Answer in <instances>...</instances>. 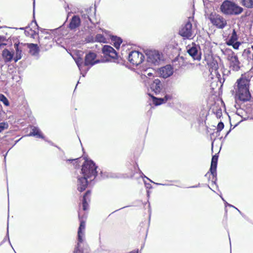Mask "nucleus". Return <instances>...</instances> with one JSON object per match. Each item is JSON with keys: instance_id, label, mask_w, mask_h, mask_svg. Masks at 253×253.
<instances>
[{"instance_id": "f257e3e1", "label": "nucleus", "mask_w": 253, "mask_h": 253, "mask_svg": "<svg viewBox=\"0 0 253 253\" xmlns=\"http://www.w3.org/2000/svg\"><path fill=\"white\" fill-rule=\"evenodd\" d=\"M97 166L92 160H86L84 163L81 169V176L78 177L77 189L80 191H84L87 185L88 179L92 181L94 179L96 175Z\"/></svg>"}, {"instance_id": "f03ea898", "label": "nucleus", "mask_w": 253, "mask_h": 253, "mask_svg": "<svg viewBox=\"0 0 253 253\" xmlns=\"http://www.w3.org/2000/svg\"><path fill=\"white\" fill-rule=\"evenodd\" d=\"M250 81L246 78H241L237 82V88L236 94L240 100L246 101L249 100L251 97L249 91Z\"/></svg>"}, {"instance_id": "7ed1b4c3", "label": "nucleus", "mask_w": 253, "mask_h": 253, "mask_svg": "<svg viewBox=\"0 0 253 253\" xmlns=\"http://www.w3.org/2000/svg\"><path fill=\"white\" fill-rule=\"evenodd\" d=\"M220 10L222 13L226 15H237L243 11V8L235 2L226 0L220 6Z\"/></svg>"}, {"instance_id": "20e7f679", "label": "nucleus", "mask_w": 253, "mask_h": 253, "mask_svg": "<svg viewBox=\"0 0 253 253\" xmlns=\"http://www.w3.org/2000/svg\"><path fill=\"white\" fill-rule=\"evenodd\" d=\"M192 20V18L189 17L186 22L181 26L179 30V35L185 39H190L193 36L194 33L191 23Z\"/></svg>"}, {"instance_id": "39448f33", "label": "nucleus", "mask_w": 253, "mask_h": 253, "mask_svg": "<svg viewBox=\"0 0 253 253\" xmlns=\"http://www.w3.org/2000/svg\"><path fill=\"white\" fill-rule=\"evenodd\" d=\"M126 58L131 64L137 66L143 62L144 56L140 52L136 50H131L128 52Z\"/></svg>"}, {"instance_id": "423d86ee", "label": "nucleus", "mask_w": 253, "mask_h": 253, "mask_svg": "<svg viewBox=\"0 0 253 253\" xmlns=\"http://www.w3.org/2000/svg\"><path fill=\"white\" fill-rule=\"evenodd\" d=\"M209 19L213 25L220 29H223L227 24L226 20L219 14L211 13Z\"/></svg>"}, {"instance_id": "0eeeda50", "label": "nucleus", "mask_w": 253, "mask_h": 253, "mask_svg": "<svg viewBox=\"0 0 253 253\" xmlns=\"http://www.w3.org/2000/svg\"><path fill=\"white\" fill-rule=\"evenodd\" d=\"M147 61L154 65L159 64L162 59V56L157 50H149L146 53Z\"/></svg>"}, {"instance_id": "6e6552de", "label": "nucleus", "mask_w": 253, "mask_h": 253, "mask_svg": "<svg viewBox=\"0 0 253 253\" xmlns=\"http://www.w3.org/2000/svg\"><path fill=\"white\" fill-rule=\"evenodd\" d=\"M227 59L229 62L230 68L235 71H238L240 69V62L237 56L232 53L228 55Z\"/></svg>"}, {"instance_id": "1a4fd4ad", "label": "nucleus", "mask_w": 253, "mask_h": 253, "mask_svg": "<svg viewBox=\"0 0 253 253\" xmlns=\"http://www.w3.org/2000/svg\"><path fill=\"white\" fill-rule=\"evenodd\" d=\"M96 54L93 52H89L86 54L85 57L84 65L92 66L95 64L98 63L100 61L96 59Z\"/></svg>"}, {"instance_id": "9d476101", "label": "nucleus", "mask_w": 253, "mask_h": 253, "mask_svg": "<svg viewBox=\"0 0 253 253\" xmlns=\"http://www.w3.org/2000/svg\"><path fill=\"white\" fill-rule=\"evenodd\" d=\"M159 73L161 77L166 79L173 74V69L171 65H167L161 68Z\"/></svg>"}, {"instance_id": "9b49d317", "label": "nucleus", "mask_w": 253, "mask_h": 253, "mask_svg": "<svg viewBox=\"0 0 253 253\" xmlns=\"http://www.w3.org/2000/svg\"><path fill=\"white\" fill-rule=\"evenodd\" d=\"M217 160L218 156L216 155L212 156L210 169L211 174L212 176V181H215L216 180V168Z\"/></svg>"}, {"instance_id": "f8f14e48", "label": "nucleus", "mask_w": 253, "mask_h": 253, "mask_svg": "<svg viewBox=\"0 0 253 253\" xmlns=\"http://www.w3.org/2000/svg\"><path fill=\"white\" fill-rule=\"evenodd\" d=\"M163 88L162 83L158 79H155L150 84L151 90L157 94L161 92Z\"/></svg>"}, {"instance_id": "ddd939ff", "label": "nucleus", "mask_w": 253, "mask_h": 253, "mask_svg": "<svg viewBox=\"0 0 253 253\" xmlns=\"http://www.w3.org/2000/svg\"><path fill=\"white\" fill-rule=\"evenodd\" d=\"M85 227V222L83 220H81L80 221V224L78 232V245L80 243H83L84 240Z\"/></svg>"}, {"instance_id": "4468645a", "label": "nucleus", "mask_w": 253, "mask_h": 253, "mask_svg": "<svg viewBox=\"0 0 253 253\" xmlns=\"http://www.w3.org/2000/svg\"><path fill=\"white\" fill-rule=\"evenodd\" d=\"M102 52L106 56L115 59L117 56L116 50L110 45H104L102 48Z\"/></svg>"}, {"instance_id": "2eb2a0df", "label": "nucleus", "mask_w": 253, "mask_h": 253, "mask_svg": "<svg viewBox=\"0 0 253 253\" xmlns=\"http://www.w3.org/2000/svg\"><path fill=\"white\" fill-rule=\"evenodd\" d=\"M187 52L194 60H200L201 59L200 53L196 46L189 47L187 49Z\"/></svg>"}, {"instance_id": "dca6fc26", "label": "nucleus", "mask_w": 253, "mask_h": 253, "mask_svg": "<svg viewBox=\"0 0 253 253\" xmlns=\"http://www.w3.org/2000/svg\"><path fill=\"white\" fill-rule=\"evenodd\" d=\"M149 95L153 97V103L156 106L166 103L171 98L170 95L168 94H166L163 98H156L152 96L150 94H149Z\"/></svg>"}, {"instance_id": "f3484780", "label": "nucleus", "mask_w": 253, "mask_h": 253, "mask_svg": "<svg viewBox=\"0 0 253 253\" xmlns=\"http://www.w3.org/2000/svg\"><path fill=\"white\" fill-rule=\"evenodd\" d=\"M81 20L79 16H74L69 24V28L72 29H75L80 25Z\"/></svg>"}, {"instance_id": "a211bd4d", "label": "nucleus", "mask_w": 253, "mask_h": 253, "mask_svg": "<svg viewBox=\"0 0 253 253\" xmlns=\"http://www.w3.org/2000/svg\"><path fill=\"white\" fill-rule=\"evenodd\" d=\"M29 136H34L38 138H41L44 139V136L41 133V130L38 127L34 126L32 128V131L28 135Z\"/></svg>"}, {"instance_id": "6ab92c4d", "label": "nucleus", "mask_w": 253, "mask_h": 253, "mask_svg": "<svg viewBox=\"0 0 253 253\" xmlns=\"http://www.w3.org/2000/svg\"><path fill=\"white\" fill-rule=\"evenodd\" d=\"M2 56L5 62H10L13 58V54L7 49H4L2 51Z\"/></svg>"}, {"instance_id": "aec40b11", "label": "nucleus", "mask_w": 253, "mask_h": 253, "mask_svg": "<svg viewBox=\"0 0 253 253\" xmlns=\"http://www.w3.org/2000/svg\"><path fill=\"white\" fill-rule=\"evenodd\" d=\"M28 47L30 50L29 52L32 55H35L39 53V49L37 44L29 43L28 44Z\"/></svg>"}, {"instance_id": "412c9836", "label": "nucleus", "mask_w": 253, "mask_h": 253, "mask_svg": "<svg viewBox=\"0 0 253 253\" xmlns=\"http://www.w3.org/2000/svg\"><path fill=\"white\" fill-rule=\"evenodd\" d=\"M154 71L152 68H147L141 71V77L143 79V77L146 78H150L153 76Z\"/></svg>"}, {"instance_id": "4be33fe9", "label": "nucleus", "mask_w": 253, "mask_h": 253, "mask_svg": "<svg viewBox=\"0 0 253 253\" xmlns=\"http://www.w3.org/2000/svg\"><path fill=\"white\" fill-rule=\"evenodd\" d=\"M14 45L16 50V54L15 56L14 57V60L16 62L18 60H20L22 57V49L19 47L18 44L15 43Z\"/></svg>"}, {"instance_id": "5701e85b", "label": "nucleus", "mask_w": 253, "mask_h": 253, "mask_svg": "<svg viewBox=\"0 0 253 253\" xmlns=\"http://www.w3.org/2000/svg\"><path fill=\"white\" fill-rule=\"evenodd\" d=\"M90 195V191L89 190L87 191L84 195L83 197V209L84 211H86L87 209L88 204L87 203V197Z\"/></svg>"}, {"instance_id": "b1692460", "label": "nucleus", "mask_w": 253, "mask_h": 253, "mask_svg": "<svg viewBox=\"0 0 253 253\" xmlns=\"http://www.w3.org/2000/svg\"><path fill=\"white\" fill-rule=\"evenodd\" d=\"M238 39L237 35L236 34V32L235 30H233L231 36L229 38V39L227 42V44L228 45H232L233 44V43L236 42V41Z\"/></svg>"}, {"instance_id": "393cba45", "label": "nucleus", "mask_w": 253, "mask_h": 253, "mask_svg": "<svg viewBox=\"0 0 253 253\" xmlns=\"http://www.w3.org/2000/svg\"><path fill=\"white\" fill-rule=\"evenodd\" d=\"M240 2L243 6L248 8H253V0H240Z\"/></svg>"}, {"instance_id": "a878e982", "label": "nucleus", "mask_w": 253, "mask_h": 253, "mask_svg": "<svg viewBox=\"0 0 253 253\" xmlns=\"http://www.w3.org/2000/svg\"><path fill=\"white\" fill-rule=\"evenodd\" d=\"M210 70L211 72H216L218 69V65L216 61L212 60L209 63Z\"/></svg>"}, {"instance_id": "bb28decb", "label": "nucleus", "mask_w": 253, "mask_h": 253, "mask_svg": "<svg viewBox=\"0 0 253 253\" xmlns=\"http://www.w3.org/2000/svg\"><path fill=\"white\" fill-rule=\"evenodd\" d=\"M112 40L114 42V45L116 48H119L122 42V40L120 38L116 37H113Z\"/></svg>"}, {"instance_id": "cd10ccee", "label": "nucleus", "mask_w": 253, "mask_h": 253, "mask_svg": "<svg viewBox=\"0 0 253 253\" xmlns=\"http://www.w3.org/2000/svg\"><path fill=\"white\" fill-rule=\"evenodd\" d=\"M95 41L100 42H105L106 39L101 34H97L95 37Z\"/></svg>"}, {"instance_id": "c85d7f7f", "label": "nucleus", "mask_w": 253, "mask_h": 253, "mask_svg": "<svg viewBox=\"0 0 253 253\" xmlns=\"http://www.w3.org/2000/svg\"><path fill=\"white\" fill-rule=\"evenodd\" d=\"M25 34L27 36L33 37L35 35L36 32L31 29H29V28L27 27L25 31Z\"/></svg>"}, {"instance_id": "c756f323", "label": "nucleus", "mask_w": 253, "mask_h": 253, "mask_svg": "<svg viewBox=\"0 0 253 253\" xmlns=\"http://www.w3.org/2000/svg\"><path fill=\"white\" fill-rule=\"evenodd\" d=\"M0 101L6 106H9V103L6 97L2 94H0Z\"/></svg>"}, {"instance_id": "7c9ffc66", "label": "nucleus", "mask_w": 253, "mask_h": 253, "mask_svg": "<svg viewBox=\"0 0 253 253\" xmlns=\"http://www.w3.org/2000/svg\"><path fill=\"white\" fill-rule=\"evenodd\" d=\"M8 127V125L7 123L2 122L0 123V132Z\"/></svg>"}, {"instance_id": "2f4dec72", "label": "nucleus", "mask_w": 253, "mask_h": 253, "mask_svg": "<svg viewBox=\"0 0 253 253\" xmlns=\"http://www.w3.org/2000/svg\"><path fill=\"white\" fill-rule=\"evenodd\" d=\"M140 174H141V176L142 178H143V177L146 178L147 179H148L150 182H153V183H154V184H155L156 185H168V184H161V183L154 182L153 181H152L149 178H148L147 176H146L141 171H140Z\"/></svg>"}, {"instance_id": "473e14b6", "label": "nucleus", "mask_w": 253, "mask_h": 253, "mask_svg": "<svg viewBox=\"0 0 253 253\" xmlns=\"http://www.w3.org/2000/svg\"><path fill=\"white\" fill-rule=\"evenodd\" d=\"M224 128V124L222 122H220L218 124L217 126V131H220Z\"/></svg>"}, {"instance_id": "72a5a7b5", "label": "nucleus", "mask_w": 253, "mask_h": 253, "mask_svg": "<svg viewBox=\"0 0 253 253\" xmlns=\"http://www.w3.org/2000/svg\"><path fill=\"white\" fill-rule=\"evenodd\" d=\"M5 41V38L3 36H0V47L6 45V43L3 42Z\"/></svg>"}, {"instance_id": "f704fd0d", "label": "nucleus", "mask_w": 253, "mask_h": 253, "mask_svg": "<svg viewBox=\"0 0 253 253\" xmlns=\"http://www.w3.org/2000/svg\"><path fill=\"white\" fill-rule=\"evenodd\" d=\"M216 117L218 118H220V117L222 116V112L221 109H218L216 112Z\"/></svg>"}, {"instance_id": "c9c22d12", "label": "nucleus", "mask_w": 253, "mask_h": 253, "mask_svg": "<svg viewBox=\"0 0 253 253\" xmlns=\"http://www.w3.org/2000/svg\"><path fill=\"white\" fill-rule=\"evenodd\" d=\"M221 198H222V200L225 202V204L226 205H227V206H228L229 207H233V208H235V209H236L237 210H238V211L240 213H241V212L240 211V210H239L237 208H236V207H235L234 206H232V205H230V204H229L227 203V202H226L224 200V199H223L221 196Z\"/></svg>"}, {"instance_id": "e433bc0d", "label": "nucleus", "mask_w": 253, "mask_h": 253, "mask_svg": "<svg viewBox=\"0 0 253 253\" xmlns=\"http://www.w3.org/2000/svg\"><path fill=\"white\" fill-rule=\"evenodd\" d=\"M240 44V43L239 42H235L233 44H232L231 45L233 46V48L234 49H238L239 45Z\"/></svg>"}, {"instance_id": "4c0bfd02", "label": "nucleus", "mask_w": 253, "mask_h": 253, "mask_svg": "<svg viewBox=\"0 0 253 253\" xmlns=\"http://www.w3.org/2000/svg\"><path fill=\"white\" fill-rule=\"evenodd\" d=\"M76 62L77 63V65H78L79 68L80 70H81V65H82V60L81 59H78L76 61Z\"/></svg>"}, {"instance_id": "58836bf2", "label": "nucleus", "mask_w": 253, "mask_h": 253, "mask_svg": "<svg viewBox=\"0 0 253 253\" xmlns=\"http://www.w3.org/2000/svg\"><path fill=\"white\" fill-rule=\"evenodd\" d=\"M138 253V251L136 250V251H131L129 253Z\"/></svg>"}, {"instance_id": "ea45409f", "label": "nucleus", "mask_w": 253, "mask_h": 253, "mask_svg": "<svg viewBox=\"0 0 253 253\" xmlns=\"http://www.w3.org/2000/svg\"><path fill=\"white\" fill-rule=\"evenodd\" d=\"M210 173L208 172H207V173L205 174V176L206 177H208L209 176H210Z\"/></svg>"}, {"instance_id": "a19ab883", "label": "nucleus", "mask_w": 253, "mask_h": 253, "mask_svg": "<svg viewBox=\"0 0 253 253\" xmlns=\"http://www.w3.org/2000/svg\"><path fill=\"white\" fill-rule=\"evenodd\" d=\"M21 139V138H20L19 139H18V140H16V141L15 142L14 144L13 145V146L14 145H15V144H16V143H17V142H18V141H19Z\"/></svg>"}, {"instance_id": "79ce46f5", "label": "nucleus", "mask_w": 253, "mask_h": 253, "mask_svg": "<svg viewBox=\"0 0 253 253\" xmlns=\"http://www.w3.org/2000/svg\"><path fill=\"white\" fill-rule=\"evenodd\" d=\"M74 253H80V252L78 251V249H77L74 252Z\"/></svg>"}, {"instance_id": "37998d69", "label": "nucleus", "mask_w": 253, "mask_h": 253, "mask_svg": "<svg viewBox=\"0 0 253 253\" xmlns=\"http://www.w3.org/2000/svg\"><path fill=\"white\" fill-rule=\"evenodd\" d=\"M145 184H146V186L147 188H149V186H150V184H149V183L148 184H146L145 183Z\"/></svg>"}, {"instance_id": "c03bdc74", "label": "nucleus", "mask_w": 253, "mask_h": 253, "mask_svg": "<svg viewBox=\"0 0 253 253\" xmlns=\"http://www.w3.org/2000/svg\"><path fill=\"white\" fill-rule=\"evenodd\" d=\"M214 73V74H215L216 76H219V75L218 73L215 72V73Z\"/></svg>"}, {"instance_id": "a18cd8bd", "label": "nucleus", "mask_w": 253, "mask_h": 253, "mask_svg": "<svg viewBox=\"0 0 253 253\" xmlns=\"http://www.w3.org/2000/svg\"><path fill=\"white\" fill-rule=\"evenodd\" d=\"M7 235L8 236V227H7Z\"/></svg>"}, {"instance_id": "49530a36", "label": "nucleus", "mask_w": 253, "mask_h": 253, "mask_svg": "<svg viewBox=\"0 0 253 253\" xmlns=\"http://www.w3.org/2000/svg\"><path fill=\"white\" fill-rule=\"evenodd\" d=\"M251 48H252V49H253V44L252 45V46H251Z\"/></svg>"}, {"instance_id": "de8ad7c7", "label": "nucleus", "mask_w": 253, "mask_h": 253, "mask_svg": "<svg viewBox=\"0 0 253 253\" xmlns=\"http://www.w3.org/2000/svg\"><path fill=\"white\" fill-rule=\"evenodd\" d=\"M230 130H229V131L227 132V133L226 135H227V134L229 133V132H230Z\"/></svg>"}, {"instance_id": "09e8293b", "label": "nucleus", "mask_w": 253, "mask_h": 253, "mask_svg": "<svg viewBox=\"0 0 253 253\" xmlns=\"http://www.w3.org/2000/svg\"><path fill=\"white\" fill-rule=\"evenodd\" d=\"M79 218L80 219V213H79Z\"/></svg>"}, {"instance_id": "8fccbe9b", "label": "nucleus", "mask_w": 253, "mask_h": 253, "mask_svg": "<svg viewBox=\"0 0 253 253\" xmlns=\"http://www.w3.org/2000/svg\"><path fill=\"white\" fill-rule=\"evenodd\" d=\"M81 243H80L79 244H80ZM80 244H78V246H79ZM77 248H79V247H77Z\"/></svg>"}, {"instance_id": "3c124183", "label": "nucleus", "mask_w": 253, "mask_h": 253, "mask_svg": "<svg viewBox=\"0 0 253 253\" xmlns=\"http://www.w3.org/2000/svg\"><path fill=\"white\" fill-rule=\"evenodd\" d=\"M35 24L36 25V26H37V24L36 22H35Z\"/></svg>"}, {"instance_id": "603ef678", "label": "nucleus", "mask_w": 253, "mask_h": 253, "mask_svg": "<svg viewBox=\"0 0 253 253\" xmlns=\"http://www.w3.org/2000/svg\"><path fill=\"white\" fill-rule=\"evenodd\" d=\"M33 11H35V9H33Z\"/></svg>"}]
</instances>
